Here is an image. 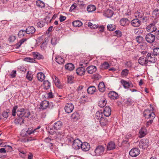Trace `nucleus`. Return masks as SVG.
Masks as SVG:
<instances>
[{"label":"nucleus","mask_w":159,"mask_h":159,"mask_svg":"<svg viewBox=\"0 0 159 159\" xmlns=\"http://www.w3.org/2000/svg\"><path fill=\"white\" fill-rule=\"evenodd\" d=\"M41 128L40 126H39L37 128L33 129L31 128H28L27 129H23L21 133V135L22 136H28L31 134H34V133L38 132V131L37 130Z\"/></svg>","instance_id":"obj_1"},{"label":"nucleus","mask_w":159,"mask_h":159,"mask_svg":"<svg viewBox=\"0 0 159 159\" xmlns=\"http://www.w3.org/2000/svg\"><path fill=\"white\" fill-rule=\"evenodd\" d=\"M16 114L18 116L24 118L25 117H28L30 115L29 111L24 108L18 109L16 112Z\"/></svg>","instance_id":"obj_2"},{"label":"nucleus","mask_w":159,"mask_h":159,"mask_svg":"<svg viewBox=\"0 0 159 159\" xmlns=\"http://www.w3.org/2000/svg\"><path fill=\"white\" fill-rule=\"evenodd\" d=\"M149 143V141L148 139H143L139 141L138 146L141 149H145L148 148Z\"/></svg>","instance_id":"obj_3"},{"label":"nucleus","mask_w":159,"mask_h":159,"mask_svg":"<svg viewBox=\"0 0 159 159\" xmlns=\"http://www.w3.org/2000/svg\"><path fill=\"white\" fill-rule=\"evenodd\" d=\"M105 148L102 145H99L98 146L94 151V154L97 156H101L104 153Z\"/></svg>","instance_id":"obj_4"},{"label":"nucleus","mask_w":159,"mask_h":159,"mask_svg":"<svg viewBox=\"0 0 159 159\" xmlns=\"http://www.w3.org/2000/svg\"><path fill=\"white\" fill-rule=\"evenodd\" d=\"M152 111L151 110L148 109H147L144 110L143 112V115L146 118L149 119L152 117V119H154L155 117V115L154 113L152 112L154 110L153 107H152Z\"/></svg>","instance_id":"obj_5"},{"label":"nucleus","mask_w":159,"mask_h":159,"mask_svg":"<svg viewBox=\"0 0 159 159\" xmlns=\"http://www.w3.org/2000/svg\"><path fill=\"white\" fill-rule=\"evenodd\" d=\"M145 39L148 43L151 44L153 43L155 40V35L151 33L148 34L145 36Z\"/></svg>","instance_id":"obj_6"},{"label":"nucleus","mask_w":159,"mask_h":159,"mask_svg":"<svg viewBox=\"0 0 159 159\" xmlns=\"http://www.w3.org/2000/svg\"><path fill=\"white\" fill-rule=\"evenodd\" d=\"M155 56L152 53H148L146 56L148 62L149 61L151 63H155L157 61V59L155 57Z\"/></svg>","instance_id":"obj_7"},{"label":"nucleus","mask_w":159,"mask_h":159,"mask_svg":"<svg viewBox=\"0 0 159 159\" xmlns=\"http://www.w3.org/2000/svg\"><path fill=\"white\" fill-rule=\"evenodd\" d=\"M40 109H45L47 108H51L52 107V103H49L48 101L44 100L42 102L40 103Z\"/></svg>","instance_id":"obj_8"},{"label":"nucleus","mask_w":159,"mask_h":159,"mask_svg":"<svg viewBox=\"0 0 159 159\" xmlns=\"http://www.w3.org/2000/svg\"><path fill=\"white\" fill-rule=\"evenodd\" d=\"M82 142L79 139H77L74 140L73 143L72 147L75 149L77 150L80 148Z\"/></svg>","instance_id":"obj_9"},{"label":"nucleus","mask_w":159,"mask_h":159,"mask_svg":"<svg viewBox=\"0 0 159 159\" xmlns=\"http://www.w3.org/2000/svg\"><path fill=\"white\" fill-rule=\"evenodd\" d=\"M74 109V106L71 103H66L64 107L65 111L67 113L72 112Z\"/></svg>","instance_id":"obj_10"},{"label":"nucleus","mask_w":159,"mask_h":159,"mask_svg":"<svg viewBox=\"0 0 159 159\" xmlns=\"http://www.w3.org/2000/svg\"><path fill=\"white\" fill-rule=\"evenodd\" d=\"M108 96L111 100H115L119 98L118 94L114 91H110L108 93Z\"/></svg>","instance_id":"obj_11"},{"label":"nucleus","mask_w":159,"mask_h":159,"mask_svg":"<svg viewBox=\"0 0 159 159\" xmlns=\"http://www.w3.org/2000/svg\"><path fill=\"white\" fill-rule=\"evenodd\" d=\"M140 150L138 148H134L129 152V154L132 157H136L140 154Z\"/></svg>","instance_id":"obj_12"},{"label":"nucleus","mask_w":159,"mask_h":159,"mask_svg":"<svg viewBox=\"0 0 159 159\" xmlns=\"http://www.w3.org/2000/svg\"><path fill=\"white\" fill-rule=\"evenodd\" d=\"M131 25L134 27H139L141 24V21L138 18L134 19L131 21Z\"/></svg>","instance_id":"obj_13"},{"label":"nucleus","mask_w":159,"mask_h":159,"mask_svg":"<svg viewBox=\"0 0 159 159\" xmlns=\"http://www.w3.org/2000/svg\"><path fill=\"white\" fill-rule=\"evenodd\" d=\"M146 29L148 32L152 33L156 31L157 27L154 24H151L146 27Z\"/></svg>","instance_id":"obj_14"},{"label":"nucleus","mask_w":159,"mask_h":159,"mask_svg":"<svg viewBox=\"0 0 159 159\" xmlns=\"http://www.w3.org/2000/svg\"><path fill=\"white\" fill-rule=\"evenodd\" d=\"M111 109L110 107L107 106L105 107L103 112L104 116L109 117L111 114Z\"/></svg>","instance_id":"obj_15"},{"label":"nucleus","mask_w":159,"mask_h":159,"mask_svg":"<svg viewBox=\"0 0 159 159\" xmlns=\"http://www.w3.org/2000/svg\"><path fill=\"white\" fill-rule=\"evenodd\" d=\"M80 119V116L78 112H74L71 116V119L73 121H76Z\"/></svg>","instance_id":"obj_16"},{"label":"nucleus","mask_w":159,"mask_h":159,"mask_svg":"<svg viewBox=\"0 0 159 159\" xmlns=\"http://www.w3.org/2000/svg\"><path fill=\"white\" fill-rule=\"evenodd\" d=\"M139 63L142 66H147L148 63L146 57L143 56L140 57L138 59Z\"/></svg>","instance_id":"obj_17"},{"label":"nucleus","mask_w":159,"mask_h":159,"mask_svg":"<svg viewBox=\"0 0 159 159\" xmlns=\"http://www.w3.org/2000/svg\"><path fill=\"white\" fill-rule=\"evenodd\" d=\"M80 148L84 151H87L89 150L90 148V145L89 143L86 142L82 143Z\"/></svg>","instance_id":"obj_18"},{"label":"nucleus","mask_w":159,"mask_h":159,"mask_svg":"<svg viewBox=\"0 0 159 159\" xmlns=\"http://www.w3.org/2000/svg\"><path fill=\"white\" fill-rule=\"evenodd\" d=\"M36 30L34 27L33 26H29L27 27L25 30L26 33L28 34H32L35 32Z\"/></svg>","instance_id":"obj_19"},{"label":"nucleus","mask_w":159,"mask_h":159,"mask_svg":"<svg viewBox=\"0 0 159 159\" xmlns=\"http://www.w3.org/2000/svg\"><path fill=\"white\" fill-rule=\"evenodd\" d=\"M120 81L123 87L125 89L133 87V84L131 83H129L123 80H121Z\"/></svg>","instance_id":"obj_20"},{"label":"nucleus","mask_w":159,"mask_h":159,"mask_svg":"<svg viewBox=\"0 0 159 159\" xmlns=\"http://www.w3.org/2000/svg\"><path fill=\"white\" fill-rule=\"evenodd\" d=\"M76 73L79 75L82 76L84 75L86 71L84 68L83 67H80L78 68L76 70Z\"/></svg>","instance_id":"obj_21"},{"label":"nucleus","mask_w":159,"mask_h":159,"mask_svg":"<svg viewBox=\"0 0 159 159\" xmlns=\"http://www.w3.org/2000/svg\"><path fill=\"white\" fill-rule=\"evenodd\" d=\"M97 70L96 66H89L86 69L87 72L90 74H93Z\"/></svg>","instance_id":"obj_22"},{"label":"nucleus","mask_w":159,"mask_h":159,"mask_svg":"<svg viewBox=\"0 0 159 159\" xmlns=\"http://www.w3.org/2000/svg\"><path fill=\"white\" fill-rule=\"evenodd\" d=\"M116 145L115 142L111 141L109 142L107 146V149L108 150H111L115 149Z\"/></svg>","instance_id":"obj_23"},{"label":"nucleus","mask_w":159,"mask_h":159,"mask_svg":"<svg viewBox=\"0 0 159 159\" xmlns=\"http://www.w3.org/2000/svg\"><path fill=\"white\" fill-rule=\"evenodd\" d=\"M63 123L61 121H58L54 124L53 127L55 129H60L62 127Z\"/></svg>","instance_id":"obj_24"},{"label":"nucleus","mask_w":159,"mask_h":159,"mask_svg":"<svg viewBox=\"0 0 159 159\" xmlns=\"http://www.w3.org/2000/svg\"><path fill=\"white\" fill-rule=\"evenodd\" d=\"M129 22V20L126 18H123L121 19L120 20V25L124 26L127 25Z\"/></svg>","instance_id":"obj_25"},{"label":"nucleus","mask_w":159,"mask_h":159,"mask_svg":"<svg viewBox=\"0 0 159 159\" xmlns=\"http://www.w3.org/2000/svg\"><path fill=\"white\" fill-rule=\"evenodd\" d=\"M106 87L104 83L103 82H100L98 85V89L100 92L103 93L105 90Z\"/></svg>","instance_id":"obj_26"},{"label":"nucleus","mask_w":159,"mask_h":159,"mask_svg":"<svg viewBox=\"0 0 159 159\" xmlns=\"http://www.w3.org/2000/svg\"><path fill=\"white\" fill-rule=\"evenodd\" d=\"M87 92L89 94H93L96 92L97 89L94 86H91L89 87L87 90Z\"/></svg>","instance_id":"obj_27"},{"label":"nucleus","mask_w":159,"mask_h":159,"mask_svg":"<svg viewBox=\"0 0 159 159\" xmlns=\"http://www.w3.org/2000/svg\"><path fill=\"white\" fill-rule=\"evenodd\" d=\"M113 14V12L112 10L107 9L105 11L103 15L107 17L111 18Z\"/></svg>","instance_id":"obj_28"},{"label":"nucleus","mask_w":159,"mask_h":159,"mask_svg":"<svg viewBox=\"0 0 159 159\" xmlns=\"http://www.w3.org/2000/svg\"><path fill=\"white\" fill-rule=\"evenodd\" d=\"M33 55L34 58L38 60L43 59L44 58V57L38 52H33Z\"/></svg>","instance_id":"obj_29"},{"label":"nucleus","mask_w":159,"mask_h":159,"mask_svg":"<svg viewBox=\"0 0 159 159\" xmlns=\"http://www.w3.org/2000/svg\"><path fill=\"white\" fill-rule=\"evenodd\" d=\"M55 61L59 64L64 63L65 60L63 57L60 56H57L55 57Z\"/></svg>","instance_id":"obj_30"},{"label":"nucleus","mask_w":159,"mask_h":159,"mask_svg":"<svg viewBox=\"0 0 159 159\" xmlns=\"http://www.w3.org/2000/svg\"><path fill=\"white\" fill-rule=\"evenodd\" d=\"M146 129L145 127H142L139 131V137L142 138L144 137L146 134Z\"/></svg>","instance_id":"obj_31"},{"label":"nucleus","mask_w":159,"mask_h":159,"mask_svg":"<svg viewBox=\"0 0 159 159\" xmlns=\"http://www.w3.org/2000/svg\"><path fill=\"white\" fill-rule=\"evenodd\" d=\"M152 15L153 17L157 18L159 16V5L153 11Z\"/></svg>","instance_id":"obj_32"},{"label":"nucleus","mask_w":159,"mask_h":159,"mask_svg":"<svg viewBox=\"0 0 159 159\" xmlns=\"http://www.w3.org/2000/svg\"><path fill=\"white\" fill-rule=\"evenodd\" d=\"M110 66V65L107 62L105 61L100 66V68L101 70H104L108 69Z\"/></svg>","instance_id":"obj_33"},{"label":"nucleus","mask_w":159,"mask_h":159,"mask_svg":"<svg viewBox=\"0 0 159 159\" xmlns=\"http://www.w3.org/2000/svg\"><path fill=\"white\" fill-rule=\"evenodd\" d=\"M24 118L18 117L15 120L14 122L16 125H21L23 123Z\"/></svg>","instance_id":"obj_34"},{"label":"nucleus","mask_w":159,"mask_h":159,"mask_svg":"<svg viewBox=\"0 0 159 159\" xmlns=\"http://www.w3.org/2000/svg\"><path fill=\"white\" fill-rule=\"evenodd\" d=\"M104 115L102 112L101 111H100L96 112L95 115V117L96 119L98 120H100L102 118H103L104 117Z\"/></svg>","instance_id":"obj_35"},{"label":"nucleus","mask_w":159,"mask_h":159,"mask_svg":"<svg viewBox=\"0 0 159 159\" xmlns=\"http://www.w3.org/2000/svg\"><path fill=\"white\" fill-rule=\"evenodd\" d=\"M65 68L66 69L69 71H72L75 68V66L73 64L71 63H68L66 64L65 66Z\"/></svg>","instance_id":"obj_36"},{"label":"nucleus","mask_w":159,"mask_h":159,"mask_svg":"<svg viewBox=\"0 0 159 159\" xmlns=\"http://www.w3.org/2000/svg\"><path fill=\"white\" fill-rule=\"evenodd\" d=\"M107 104V101L106 99L104 98L101 99L98 102V105L100 107H104Z\"/></svg>","instance_id":"obj_37"},{"label":"nucleus","mask_w":159,"mask_h":159,"mask_svg":"<svg viewBox=\"0 0 159 159\" xmlns=\"http://www.w3.org/2000/svg\"><path fill=\"white\" fill-rule=\"evenodd\" d=\"M100 120V124L102 126H105L108 123V120L105 117L102 118Z\"/></svg>","instance_id":"obj_38"},{"label":"nucleus","mask_w":159,"mask_h":159,"mask_svg":"<svg viewBox=\"0 0 159 159\" xmlns=\"http://www.w3.org/2000/svg\"><path fill=\"white\" fill-rule=\"evenodd\" d=\"M36 5L38 7L41 8H44L45 6L44 3L43 1L39 0L36 1Z\"/></svg>","instance_id":"obj_39"},{"label":"nucleus","mask_w":159,"mask_h":159,"mask_svg":"<svg viewBox=\"0 0 159 159\" xmlns=\"http://www.w3.org/2000/svg\"><path fill=\"white\" fill-rule=\"evenodd\" d=\"M37 77L38 80L41 82L43 81L45 78L44 75L42 72L38 73Z\"/></svg>","instance_id":"obj_40"},{"label":"nucleus","mask_w":159,"mask_h":159,"mask_svg":"<svg viewBox=\"0 0 159 159\" xmlns=\"http://www.w3.org/2000/svg\"><path fill=\"white\" fill-rule=\"evenodd\" d=\"M134 15L136 18H141L143 17L144 13L141 11H137L135 13Z\"/></svg>","instance_id":"obj_41"},{"label":"nucleus","mask_w":159,"mask_h":159,"mask_svg":"<svg viewBox=\"0 0 159 159\" xmlns=\"http://www.w3.org/2000/svg\"><path fill=\"white\" fill-rule=\"evenodd\" d=\"M89 63L88 61L82 59L80 62V66L81 67H83L85 68L88 66Z\"/></svg>","instance_id":"obj_42"},{"label":"nucleus","mask_w":159,"mask_h":159,"mask_svg":"<svg viewBox=\"0 0 159 159\" xmlns=\"http://www.w3.org/2000/svg\"><path fill=\"white\" fill-rule=\"evenodd\" d=\"M73 25L75 27H80L83 24L80 20H76L72 22Z\"/></svg>","instance_id":"obj_43"},{"label":"nucleus","mask_w":159,"mask_h":159,"mask_svg":"<svg viewBox=\"0 0 159 159\" xmlns=\"http://www.w3.org/2000/svg\"><path fill=\"white\" fill-rule=\"evenodd\" d=\"M96 9L95 6L93 5H89L87 7V10L89 12H92L94 11Z\"/></svg>","instance_id":"obj_44"},{"label":"nucleus","mask_w":159,"mask_h":159,"mask_svg":"<svg viewBox=\"0 0 159 159\" xmlns=\"http://www.w3.org/2000/svg\"><path fill=\"white\" fill-rule=\"evenodd\" d=\"M43 86L45 89H48L51 86L50 83L48 80L44 81L43 82Z\"/></svg>","instance_id":"obj_45"},{"label":"nucleus","mask_w":159,"mask_h":159,"mask_svg":"<svg viewBox=\"0 0 159 159\" xmlns=\"http://www.w3.org/2000/svg\"><path fill=\"white\" fill-rule=\"evenodd\" d=\"M135 40L139 43H142L144 41V38L142 36L139 35L136 37Z\"/></svg>","instance_id":"obj_46"},{"label":"nucleus","mask_w":159,"mask_h":159,"mask_svg":"<svg viewBox=\"0 0 159 159\" xmlns=\"http://www.w3.org/2000/svg\"><path fill=\"white\" fill-rule=\"evenodd\" d=\"M116 26L115 25H113L112 24L109 25L107 26V29L109 31H114L116 30Z\"/></svg>","instance_id":"obj_47"},{"label":"nucleus","mask_w":159,"mask_h":159,"mask_svg":"<svg viewBox=\"0 0 159 159\" xmlns=\"http://www.w3.org/2000/svg\"><path fill=\"white\" fill-rule=\"evenodd\" d=\"M54 83L55 85L58 88L62 89L63 87V85L61 84L59 80H58V81H57Z\"/></svg>","instance_id":"obj_48"},{"label":"nucleus","mask_w":159,"mask_h":159,"mask_svg":"<svg viewBox=\"0 0 159 159\" xmlns=\"http://www.w3.org/2000/svg\"><path fill=\"white\" fill-rule=\"evenodd\" d=\"M25 34H26L25 30H22L19 31L18 33V36L19 37L21 38L25 36Z\"/></svg>","instance_id":"obj_49"},{"label":"nucleus","mask_w":159,"mask_h":159,"mask_svg":"<svg viewBox=\"0 0 159 159\" xmlns=\"http://www.w3.org/2000/svg\"><path fill=\"white\" fill-rule=\"evenodd\" d=\"M26 78L30 81H31L32 80L33 75L31 74V72H30L29 71H28L26 74Z\"/></svg>","instance_id":"obj_50"},{"label":"nucleus","mask_w":159,"mask_h":159,"mask_svg":"<svg viewBox=\"0 0 159 159\" xmlns=\"http://www.w3.org/2000/svg\"><path fill=\"white\" fill-rule=\"evenodd\" d=\"M134 102L133 100L130 98H127L125 101V104L127 105H131Z\"/></svg>","instance_id":"obj_51"},{"label":"nucleus","mask_w":159,"mask_h":159,"mask_svg":"<svg viewBox=\"0 0 159 159\" xmlns=\"http://www.w3.org/2000/svg\"><path fill=\"white\" fill-rule=\"evenodd\" d=\"M129 72V71L128 69H125L122 71L121 75L122 76H126L128 75Z\"/></svg>","instance_id":"obj_52"},{"label":"nucleus","mask_w":159,"mask_h":159,"mask_svg":"<svg viewBox=\"0 0 159 159\" xmlns=\"http://www.w3.org/2000/svg\"><path fill=\"white\" fill-rule=\"evenodd\" d=\"M152 53L155 56L159 55V48H154Z\"/></svg>","instance_id":"obj_53"},{"label":"nucleus","mask_w":159,"mask_h":159,"mask_svg":"<svg viewBox=\"0 0 159 159\" xmlns=\"http://www.w3.org/2000/svg\"><path fill=\"white\" fill-rule=\"evenodd\" d=\"M18 106H15L13 107V109L12 110V115L14 116H16V111L17 109Z\"/></svg>","instance_id":"obj_54"},{"label":"nucleus","mask_w":159,"mask_h":159,"mask_svg":"<svg viewBox=\"0 0 159 159\" xmlns=\"http://www.w3.org/2000/svg\"><path fill=\"white\" fill-rule=\"evenodd\" d=\"M116 35L118 37H121L122 36V32L119 30H117L115 31Z\"/></svg>","instance_id":"obj_55"},{"label":"nucleus","mask_w":159,"mask_h":159,"mask_svg":"<svg viewBox=\"0 0 159 159\" xmlns=\"http://www.w3.org/2000/svg\"><path fill=\"white\" fill-rule=\"evenodd\" d=\"M44 25V23L42 21H40L37 23V26L38 27L41 28Z\"/></svg>","instance_id":"obj_56"},{"label":"nucleus","mask_w":159,"mask_h":159,"mask_svg":"<svg viewBox=\"0 0 159 159\" xmlns=\"http://www.w3.org/2000/svg\"><path fill=\"white\" fill-rule=\"evenodd\" d=\"M56 134L57 137H63L65 134L64 132L63 131L57 132L56 133Z\"/></svg>","instance_id":"obj_57"},{"label":"nucleus","mask_w":159,"mask_h":159,"mask_svg":"<svg viewBox=\"0 0 159 159\" xmlns=\"http://www.w3.org/2000/svg\"><path fill=\"white\" fill-rule=\"evenodd\" d=\"M19 155L21 157L25 158V156L26 152L23 150L20 151Z\"/></svg>","instance_id":"obj_58"},{"label":"nucleus","mask_w":159,"mask_h":159,"mask_svg":"<svg viewBox=\"0 0 159 159\" xmlns=\"http://www.w3.org/2000/svg\"><path fill=\"white\" fill-rule=\"evenodd\" d=\"M24 60L26 61L30 62H33L35 60L34 59L29 57L25 58Z\"/></svg>","instance_id":"obj_59"},{"label":"nucleus","mask_w":159,"mask_h":159,"mask_svg":"<svg viewBox=\"0 0 159 159\" xmlns=\"http://www.w3.org/2000/svg\"><path fill=\"white\" fill-rule=\"evenodd\" d=\"M16 71L15 70H13L10 74V76L11 78H14L16 76Z\"/></svg>","instance_id":"obj_60"},{"label":"nucleus","mask_w":159,"mask_h":159,"mask_svg":"<svg viewBox=\"0 0 159 159\" xmlns=\"http://www.w3.org/2000/svg\"><path fill=\"white\" fill-rule=\"evenodd\" d=\"M51 43L53 45H55L57 43V39L55 38H52L51 40Z\"/></svg>","instance_id":"obj_61"},{"label":"nucleus","mask_w":159,"mask_h":159,"mask_svg":"<svg viewBox=\"0 0 159 159\" xmlns=\"http://www.w3.org/2000/svg\"><path fill=\"white\" fill-rule=\"evenodd\" d=\"M66 19V17L65 16H63L61 15H60L59 20L60 22H62L65 20Z\"/></svg>","instance_id":"obj_62"},{"label":"nucleus","mask_w":159,"mask_h":159,"mask_svg":"<svg viewBox=\"0 0 159 159\" xmlns=\"http://www.w3.org/2000/svg\"><path fill=\"white\" fill-rule=\"evenodd\" d=\"M8 112L7 111H3L2 115L3 117L7 119L8 116Z\"/></svg>","instance_id":"obj_63"},{"label":"nucleus","mask_w":159,"mask_h":159,"mask_svg":"<svg viewBox=\"0 0 159 159\" xmlns=\"http://www.w3.org/2000/svg\"><path fill=\"white\" fill-rule=\"evenodd\" d=\"M5 149L8 152H11L12 151V148L10 146H5Z\"/></svg>","instance_id":"obj_64"}]
</instances>
